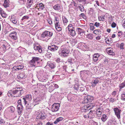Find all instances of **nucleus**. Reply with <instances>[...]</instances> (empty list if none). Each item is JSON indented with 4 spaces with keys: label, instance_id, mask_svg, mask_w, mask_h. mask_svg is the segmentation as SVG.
I'll list each match as a JSON object with an SVG mask.
<instances>
[{
    "label": "nucleus",
    "instance_id": "4",
    "mask_svg": "<svg viewBox=\"0 0 125 125\" xmlns=\"http://www.w3.org/2000/svg\"><path fill=\"white\" fill-rule=\"evenodd\" d=\"M40 60V58H39L33 57L32 59L29 62V63L31 65L32 67H35L37 66L36 63H38Z\"/></svg>",
    "mask_w": 125,
    "mask_h": 125
},
{
    "label": "nucleus",
    "instance_id": "1",
    "mask_svg": "<svg viewBox=\"0 0 125 125\" xmlns=\"http://www.w3.org/2000/svg\"><path fill=\"white\" fill-rule=\"evenodd\" d=\"M52 32L45 31L41 35V40L43 41L47 40L50 38L52 36Z\"/></svg>",
    "mask_w": 125,
    "mask_h": 125
},
{
    "label": "nucleus",
    "instance_id": "48",
    "mask_svg": "<svg viewBox=\"0 0 125 125\" xmlns=\"http://www.w3.org/2000/svg\"><path fill=\"white\" fill-rule=\"evenodd\" d=\"M79 84H76L74 85V88L76 90L78 89Z\"/></svg>",
    "mask_w": 125,
    "mask_h": 125
},
{
    "label": "nucleus",
    "instance_id": "7",
    "mask_svg": "<svg viewBox=\"0 0 125 125\" xmlns=\"http://www.w3.org/2000/svg\"><path fill=\"white\" fill-rule=\"evenodd\" d=\"M120 107L115 108L113 110L115 113V114L117 116L118 119H120V114L121 111V110L120 109Z\"/></svg>",
    "mask_w": 125,
    "mask_h": 125
},
{
    "label": "nucleus",
    "instance_id": "40",
    "mask_svg": "<svg viewBox=\"0 0 125 125\" xmlns=\"http://www.w3.org/2000/svg\"><path fill=\"white\" fill-rule=\"evenodd\" d=\"M87 38L91 40L93 39V38L92 35L90 34H89L87 36Z\"/></svg>",
    "mask_w": 125,
    "mask_h": 125
},
{
    "label": "nucleus",
    "instance_id": "20",
    "mask_svg": "<svg viewBox=\"0 0 125 125\" xmlns=\"http://www.w3.org/2000/svg\"><path fill=\"white\" fill-rule=\"evenodd\" d=\"M99 82V80L97 79H95L93 80L91 83L92 86L93 87H95L96 85Z\"/></svg>",
    "mask_w": 125,
    "mask_h": 125
},
{
    "label": "nucleus",
    "instance_id": "16",
    "mask_svg": "<svg viewBox=\"0 0 125 125\" xmlns=\"http://www.w3.org/2000/svg\"><path fill=\"white\" fill-rule=\"evenodd\" d=\"M18 104H19L17 106V108H18V109H20L21 108V107H19V106H21V109H22V108H23V105H24L23 103V101H22V102H21V100L20 99L19 100L18 102Z\"/></svg>",
    "mask_w": 125,
    "mask_h": 125
},
{
    "label": "nucleus",
    "instance_id": "10",
    "mask_svg": "<svg viewBox=\"0 0 125 125\" xmlns=\"http://www.w3.org/2000/svg\"><path fill=\"white\" fill-rule=\"evenodd\" d=\"M58 48V47L55 45H51L48 47V49L52 52L56 51Z\"/></svg>",
    "mask_w": 125,
    "mask_h": 125
},
{
    "label": "nucleus",
    "instance_id": "5",
    "mask_svg": "<svg viewBox=\"0 0 125 125\" xmlns=\"http://www.w3.org/2000/svg\"><path fill=\"white\" fill-rule=\"evenodd\" d=\"M69 52L68 49L64 47L61 49V51L59 53V55L61 57H65L67 56Z\"/></svg>",
    "mask_w": 125,
    "mask_h": 125
},
{
    "label": "nucleus",
    "instance_id": "43",
    "mask_svg": "<svg viewBox=\"0 0 125 125\" xmlns=\"http://www.w3.org/2000/svg\"><path fill=\"white\" fill-rule=\"evenodd\" d=\"M96 114L97 116L98 117H100L101 116L102 114V112H98L96 111Z\"/></svg>",
    "mask_w": 125,
    "mask_h": 125
},
{
    "label": "nucleus",
    "instance_id": "3",
    "mask_svg": "<svg viewBox=\"0 0 125 125\" xmlns=\"http://www.w3.org/2000/svg\"><path fill=\"white\" fill-rule=\"evenodd\" d=\"M67 28L69 31V33L72 37L74 36L76 34V33L75 31L74 26L71 24L68 25Z\"/></svg>",
    "mask_w": 125,
    "mask_h": 125
},
{
    "label": "nucleus",
    "instance_id": "29",
    "mask_svg": "<svg viewBox=\"0 0 125 125\" xmlns=\"http://www.w3.org/2000/svg\"><path fill=\"white\" fill-rule=\"evenodd\" d=\"M41 100L39 98H37L34 99V103L35 104H38L40 102Z\"/></svg>",
    "mask_w": 125,
    "mask_h": 125
},
{
    "label": "nucleus",
    "instance_id": "42",
    "mask_svg": "<svg viewBox=\"0 0 125 125\" xmlns=\"http://www.w3.org/2000/svg\"><path fill=\"white\" fill-rule=\"evenodd\" d=\"M46 117V116L45 114H42V115H41V120H43Z\"/></svg>",
    "mask_w": 125,
    "mask_h": 125
},
{
    "label": "nucleus",
    "instance_id": "37",
    "mask_svg": "<svg viewBox=\"0 0 125 125\" xmlns=\"http://www.w3.org/2000/svg\"><path fill=\"white\" fill-rule=\"evenodd\" d=\"M121 99L122 100L125 101V92H123L122 94Z\"/></svg>",
    "mask_w": 125,
    "mask_h": 125
},
{
    "label": "nucleus",
    "instance_id": "50",
    "mask_svg": "<svg viewBox=\"0 0 125 125\" xmlns=\"http://www.w3.org/2000/svg\"><path fill=\"white\" fill-rule=\"evenodd\" d=\"M124 44L123 43H121L120 45V49H124V48L123 47H124Z\"/></svg>",
    "mask_w": 125,
    "mask_h": 125
},
{
    "label": "nucleus",
    "instance_id": "49",
    "mask_svg": "<svg viewBox=\"0 0 125 125\" xmlns=\"http://www.w3.org/2000/svg\"><path fill=\"white\" fill-rule=\"evenodd\" d=\"M5 122V121L3 119L0 118V124H4Z\"/></svg>",
    "mask_w": 125,
    "mask_h": 125
},
{
    "label": "nucleus",
    "instance_id": "32",
    "mask_svg": "<svg viewBox=\"0 0 125 125\" xmlns=\"http://www.w3.org/2000/svg\"><path fill=\"white\" fill-rule=\"evenodd\" d=\"M63 23L64 25H66L68 22L67 19L65 17H64L62 19Z\"/></svg>",
    "mask_w": 125,
    "mask_h": 125
},
{
    "label": "nucleus",
    "instance_id": "14",
    "mask_svg": "<svg viewBox=\"0 0 125 125\" xmlns=\"http://www.w3.org/2000/svg\"><path fill=\"white\" fill-rule=\"evenodd\" d=\"M24 66L22 64H21L19 66H14L13 67V69L14 70H21L24 68Z\"/></svg>",
    "mask_w": 125,
    "mask_h": 125
},
{
    "label": "nucleus",
    "instance_id": "63",
    "mask_svg": "<svg viewBox=\"0 0 125 125\" xmlns=\"http://www.w3.org/2000/svg\"><path fill=\"white\" fill-rule=\"evenodd\" d=\"M108 54L112 55H114L115 54V53L113 52H112V53H109Z\"/></svg>",
    "mask_w": 125,
    "mask_h": 125
},
{
    "label": "nucleus",
    "instance_id": "60",
    "mask_svg": "<svg viewBox=\"0 0 125 125\" xmlns=\"http://www.w3.org/2000/svg\"><path fill=\"white\" fill-rule=\"evenodd\" d=\"M51 89H52V91H53L54 90V89L53 88V87L52 85L51 86L49 87V90H50Z\"/></svg>",
    "mask_w": 125,
    "mask_h": 125
},
{
    "label": "nucleus",
    "instance_id": "56",
    "mask_svg": "<svg viewBox=\"0 0 125 125\" xmlns=\"http://www.w3.org/2000/svg\"><path fill=\"white\" fill-rule=\"evenodd\" d=\"M55 28L57 27H60V26L59 23L56 24H55Z\"/></svg>",
    "mask_w": 125,
    "mask_h": 125
},
{
    "label": "nucleus",
    "instance_id": "18",
    "mask_svg": "<svg viewBox=\"0 0 125 125\" xmlns=\"http://www.w3.org/2000/svg\"><path fill=\"white\" fill-rule=\"evenodd\" d=\"M10 21L16 24L17 23V19L13 15L11 16Z\"/></svg>",
    "mask_w": 125,
    "mask_h": 125
},
{
    "label": "nucleus",
    "instance_id": "30",
    "mask_svg": "<svg viewBox=\"0 0 125 125\" xmlns=\"http://www.w3.org/2000/svg\"><path fill=\"white\" fill-rule=\"evenodd\" d=\"M8 109L9 111L11 113H13L15 110L13 106H11L8 108Z\"/></svg>",
    "mask_w": 125,
    "mask_h": 125
},
{
    "label": "nucleus",
    "instance_id": "54",
    "mask_svg": "<svg viewBox=\"0 0 125 125\" xmlns=\"http://www.w3.org/2000/svg\"><path fill=\"white\" fill-rule=\"evenodd\" d=\"M47 22L50 24L51 25L52 24V22L50 19H48L47 20Z\"/></svg>",
    "mask_w": 125,
    "mask_h": 125
},
{
    "label": "nucleus",
    "instance_id": "25",
    "mask_svg": "<svg viewBox=\"0 0 125 125\" xmlns=\"http://www.w3.org/2000/svg\"><path fill=\"white\" fill-rule=\"evenodd\" d=\"M9 1L8 0H5L3 4L5 8H6L9 6Z\"/></svg>",
    "mask_w": 125,
    "mask_h": 125
},
{
    "label": "nucleus",
    "instance_id": "41",
    "mask_svg": "<svg viewBox=\"0 0 125 125\" xmlns=\"http://www.w3.org/2000/svg\"><path fill=\"white\" fill-rule=\"evenodd\" d=\"M46 56L48 58H50L52 56V54L48 52L46 54Z\"/></svg>",
    "mask_w": 125,
    "mask_h": 125
},
{
    "label": "nucleus",
    "instance_id": "15",
    "mask_svg": "<svg viewBox=\"0 0 125 125\" xmlns=\"http://www.w3.org/2000/svg\"><path fill=\"white\" fill-rule=\"evenodd\" d=\"M100 55L98 53H95L93 55V61L94 62L97 61L98 60V58Z\"/></svg>",
    "mask_w": 125,
    "mask_h": 125
},
{
    "label": "nucleus",
    "instance_id": "58",
    "mask_svg": "<svg viewBox=\"0 0 125 125\" xmlns=\"http://www.w3.org/2000/svg\"><path fill=\"white\" fill-rule=\"evenodd\" d=\"M94 24L93 23H91L90 24V27H94Z\"/></svg>",
    "mask_w": 125,
    "mask_h": 125
},
{
    "label": "nucleus",
    "instance_id": "52",
    "mask_svg": "<svg viewBox=\"0 0 125 125\" xmlns=\"http://www.w3.org/2000/svg\"><path fill=\"white\" fill-rule=\"evenodd\" d=\"M116 26V24L114 22H113L111 25V26L112 28H115Z\"/></svg>",
    "mask_w": 125,
    "mask_h": 125
},
{
    "label": "nucleus",
    "instance_id": "44",
    "mask_svg": "<svg viewBox=\"0 0 125 125\" xmlns=\"http://www.w3.org/2000/svg\"><path fill=\"white\" fill-rule=\"evenodd\" d=\"M56 30L58 31H61L62 30V27L60 26L55 28Z\"/></svg>",
    "mask_w": 125,
    "mask_h": 125
},
{
    "label": "nucleus",
    "instance_id": "36",
    "mask_svg": "<svg viewBox=\"0 0 125 125\" xmlns=\"http://www.w3.org/2000/svg\"><path fill=\"white\" fill-rule=\"evenodd\" d=\"M106 117L107 116L106 115H104L102 116L101 118V119L103 121L105 122L107 119Z\"/></svg>",
    "mask_w": 125,
    "mask_h": 125
},
{
    "label": "nucleus",
    "instance_id": "27",
    "mask_svg": "<svg viewBox=\"0 0 125 125\" xmlns=\"http://www.w3.org/2000/svg\"><path fill=\"white\" fill-rule=\"evenodd\" d=\"M94 106L92 105V104H88L87 106H86V108L87 109H85V110H88L91 109Z\"/></svg>",
    "mask_w": 125,
    "mask_h": 125
},
{
    "label": "nucleus",
    "instance_id": "19",
    "mask_svg": "<svg viewBox=\"0 0 125 125\" xmlns=\"http://www.w3.org/2000/svg\"><path fill=\"white\" fill-rule=\"evenodd\" d=\"M0 13L2 17L6 18L7 16V14L1 8H0Z\"/></svg>",
    "mask_w": 125,
    "mask_h": 125
},
{
    "label": "nucleus",
    "instance_id": "46",
    "mask_svg": "<svg viewBox=\"0 0 125 125\" xmlns=\"http://www.w3.org/2000/svg\"><path fill=\"white\" fill-rule=\"evenodd\" d=\"M29 18V17L27 16H24L21 19L22 21H23L24 20H27Z\"/></svg>",
    "mask_w": 125,
    "mask_h": 125
},
{
    "label": "nucleus",
    "instance_id": "57",
    "mask_svg": "<svg viewBox=\"0 0 125 125\" xmlns=\"http://www.w3.org/2000/svg\"><path fill=\"white\" fill-rule=\"evenodd\" d=\"M116 91H114L112 93V95L114 96H115L116 95Z\"/></svg>",
    "mask_w": 125,
    "mask_h": 125
},
{
    "label": "nucleus",
    "instance_id": "45",
    "mask_svg": "<svg viewBox=\"0 0 125 125\" xmlns=\"http://www.w3.org/2000/svg\"><path fill=\"white\" fill-rule=\"evenodd\" d=\"M96 111L102 112H103L104 110L102 107H101L99 108H98V109L96 110Z\"/></svg>",
    "mask_w": 125,
    "mask_h": 125
},
{
    "label": "nucleus",
    "instance_id": "2",
    "mask_svg": "<svg viewBox=\"0 0 125 125\" xmlns=\"http://www.w3.org/2000/svg\"><path fill=\"white\" fill-rule=\"evenodd\" d=\"M24 91L22 89L20 88H17L14 90L13 95L14 97L20 96L24 93Z\"/></svg>",
    "mask_w": 125,
    "mask_h": 125
},
{
    "label": "nucleus",
    "instance_id": "61",
    "mask_svg": "<svg viewBox=\"0 0 125 125\" xmlns=\"http://www.w3.org/2000/svg\"><path fill=\"white\" fill-rule=\"evenodd\" d=\"M96 39L97 40H99L100 39V36L98 35L97 37H96Z\"/></svg>",
    "mask_w": 125,
    "mask_h": 125
},
{
    "label": "nucleus",
    "instance_id": "31",
    "mask_svg": "<svg viewBox=\"0 0 125 125\" xmlns=\"http://www.w3.org/2000/svg\"><path fill=\"white\" fill-rule=\"evenodd\" d=\"M37 114V116L36 117V119H41V115H42V112L41 111H39L38 112H36Z\"/></svg>",
    "mask_w": 125,
    "mask_h": 125
},
{
    "label": "nucleus",
    "instance_id": "34",
    "mask_svg": "<svg viewBox=\"0 0 125 125\" xmlns=\"http://www.w3.org/2000/svg\"><path fill=\"white\" fill-rule=\"evenodd\" d=\"M78 7L81 12H83L84 11V8L82 5L80 4V6H78Z\"/></svg>",
    "mask_w": 125,
    "mask_h": 125
},
{
    "label": "nucleus",
    "instance_id": "11",
    "mask_svg": "<svg viewBox=\"0 0 125 125\" xmlns=\"http://www.w3.org/2000/svg\"><path fill=\"white\" fill-rule=\"evenodd\" d=\"M93 97L90 95H88L84 98V103H87L88 102H91L93 100Z\"/></svg>",
    "mask_w": 125,
    "mask_h": 125
},
{
    "label": "nucleus",
    "instance_id": "64",
    "mask_svg": "<svg viewBox=\"0 0 125 125\" xmlns=\"http://www.w3.org/2000/svg\"><path fill=\"white\" fill-rule=\"evenodd\" d=\"M46 125H53V124L50 122H48L46 123Z\"/></svg>",
    "mask_w": 125,
    "mask_h": 125
},
{
    "label": "nucleus",
    "instance_id": "51",
    "mask_svg": "<svg viewBox=\"0 0 125 125\" xmlns=\"http://www.w3.org/2000/svg\"><path fill=\"white\" fill-rule=\"evenodd\" d=\"M100 23L98 22H96L95 23V24H94V25L96 26L97 27H98L100 25Z\"/></svg>",
    "mask_w": 125,
    "mask_h": 125
},
{
    "label": "nucleus",
    "instance_id": "28",
    "mask_svg": "<svg viewBox=\"0 0 125 125\" xmlns=\"http://www.w3.org/2000/svg\"><path fill=\"white\" fill-rule=\"evenodd\" d=\"M63 119V118L62 117H60L57 118L56 120L54 121V124H56L58 123L59 122L62 121Z\"/></svg>",
    "mask_w": 125,
    "mask_h": 125
},
{
    "label": "nucleus",
    "instance_id": "13",
    "mask_svg": "<svg viewBox=\"0 0 125 125\" xmlns=\"http://www.w3.org/2000/svg\"><path fill=\"white\" fill-rule=\"evenodd\" d=\"M27 77L24 72H22L20 73L17 76L18 79H21L23 78H25Z\"/></svg>",
    "mask_w": 125,
    "mask_h": 125
},
{
    "label": "nucleus",
    "instance_id": "17",
    "mask_svg": "<svg viewBox=\"0 0 125 125\" xmlns=\"http://www.w3.org/2000/svg\"><path fill=\"white\" fill-rule=\"evenodd\" d=\"M53 8L55 10L60 11L61 9V5L59 4H57L53 7Z\"/></svg>",
    "mask_w": 125,
    "mask_h": 125
},
{
    "label": "nucleus",
    "instance_id": "23",
    "mask_svg": "<svg viewBox=\"0 0 125 125\" xmlns=\"http://www.w3.org/2000/svg\"><path fill=\"white\" fill-rule=\"evenodd\" d=\"M76 30L77 31L78 34L80 35L81 33H83L84 32V30L79 28H77Z\"/></svg>",
    "mask_w": 125,
    "mask_h": 125
},
{
    "label": "nucleus",
    "instance_id": "53",
    "mask_svg": "<svg viewBox=\"0 0 125 125\" xmlns=\"http://www.w3.org/2000/svg\"><path fill=\"white\" fill-rule=\"evenodd\" d=\"M123 32L121 31H119L118 33V35L119 37H120L121 36V35L122 34Z\"/></svg>",
    "mask_w": 125,
    "mask_h": 125
},
{
    "label": "nucleus",
    "instance_id": "39",
    "mask_svg": "<svg viewBox=\"0 0 125 125\" xmlns=\"http://www.w3.org/2000/svg\"><path fill=\"white\" fill-rule=\"evenodd\" d=\"M98 19L99 21H104L105 19V18L104 16H99L98 17Z\"/></svg>",
    "mask_w": 125,
    "mask_h": 125
},
{
    "label": "nucleus",
    "instance_id": "12",
    "mask_svg": "<svg viewBox=\"0 0 125 125\" xmlns=\"http://www.w3.org/2000/svg\"><path fill=\"white\" fill-rule=\"evenodd\" d=\"M33 46L34 49L36 51L38 50L39 52L40 53L42 52V48L38 44H34Z\"/></svg>",
    "mask_w": 125,
    "mask_h": 125
},
{
    "label": "nucleus",
    "instance_id": "9",
    "mask_svg": "<svg viewBox=\"0 0 125 125\" xmlns=\"http://www.w3.org/2000/svg\"><path fill=\"white\" fill-rule=\"evenodd\" d=\"M11 39L14 40H16L17 39V33L16 32L13 31L10 33L9 35Z\"/></svg>",
    "mask_w": 125,
    "mask_h": 125
},
{
    "label": "nucleus",
    "instance_id": "6",
    "mask_svg": "<svg viewBox=\"0 0 125 125\" xmlns=\"http://www.w3.org/2000/svg\"><path fill=\"white\" fill-rule=\"evenodd\" d=\"M31 96L30 94L27 95L25 97L23 98L22 101L24 102L23 104L24 105H25L28 102L31 101Z\"/></svg>",
    "mask_w": 125,
    "mask_h": 125
},
{
    "label": "nucleus",
    "instance_id": "21",
    "mask_svg": "<svg viewBox=\"0 0 125 125\" xmlns=\"http://www.w3.org/2000/svg\"><path fill=\"white\" fill-rule=\"evenodd\" d=\"M47 66H49L52 69L53 68L55 67V65L54 63H51L50 62H48Z\"/></svg>",
    "mask_w": 125,
    "mask_h": 125
},
{
    "label": "nucleus",
    "instance_id": "38",
    "mask_svg": "<svg viewBox=\"0 0 125 125\" xmlns=\"http://www.w3.org/2000/svg\"><path fill=\"white\" fill-rule=\"evenodd\" d=\"M59 19L58 18L55 17V19L54 20V22L55 24H56L57 23H59Z\"/></svg>",
    "mask_w": 125,
    "mask_h": 125
},
{
    "label": "nucleus",
    "instance_id": "26",
    "mask_svg": "<svg viewBox=\"0 0 125 125\" xmlns=\"http://www.w3.org/2000/svg\"><path fill=\"white\" fill-rule=\"evenodd\" d=\"M13 92L14 90H9L7 93L8 96L9 97L12 96V97H14V96L13 95Z\"/></svg>",
    "mask_w": 125,
    "mask_h": 125
},
{
    "label": "nucleus",
    "instance_id": "35",
    "mask_svg": "<svg viewBox=\"0 0 125 125\" xmlns=\"http://www.w3.org/2000/svg\"><path fill=\"white\" fill-rule=\"evenodd\" d=\"M125 87V80L121 83L119 85V87L120 89Z\"/></svg>",
    "mask_w": 125,
    "mask_h": 125
},
{
    "label": "nucleus",
    "instance_id": "8",
    "mask_svg": "<svg viewBox=\"0 0 125 125\" xmlns=\"http://www.w3.org/2000/svg\"><path fill=\"white\" fill-rule=\"evenodd\" d=\"M60 107L59 103H55L52 105L51 110L52 112H56L57 111Z\"/></svg>",
    "mask_w": 125,
    "mask_h": 125
},
{
    "label": "nucleus",
    "instance_id": "24",
    "mask_svg": "<svg viewBox=\"0 0 125 125\" xmlns=\"http://www.w3.org/2000/svg\"><path fill=\"white\" fill-rule=\"evenodd\" d=\"M93 111L90 110L88 114H87L88 118H90L93 117L94 116V114L93 113Z\"/></svg>",
    "mask_w": 125,
    "mask_h": 125
},
{
    "label": "nucleus",
    "instance_id": "55",
    "mask_svg": "<svg viewBox=\"0 0 125 125\" xmlns=\"http://www.w3.org/2000/svg\"><path fill=\"white\" fill-rule=\"evenodd\" d=\"M18 43V41H15L14 42H13L12 43V45H13L14 46H15L17 45Z\"/></svg>",
    "mask_w": 125,
    "mask_h": 125
},
{
    "label": "nucleus",
    "instance_id": "47",
    "mask_svg": "<svg viewBox=\"0 0 125 125\" xmlns=\"http://www.w3.org/2000/svg\"><path fill=\"white\" fill-rule=\"evenodd\" d=\"M34 0H28V3L32 5Z\"/></svg>",
    "mask_w": 125,
    "mask_h": 125
},
{
    "label": "nucleus",
    "instance_id": "22",
    "mask_svg": "<svg viewBox=\"0 0 125 125\" xmlns=\"http://www.w3.org/2000/svg\"><path fill=\"white\" fill-rule=\"evenodd\" d=\"M37 7H38V9H40L41 10H43L44 8V6L42 3H40L37 4Z\"/></svg>",
    "mask_w": 125,
    "mask_h": 125
},
{
    "label": "nucleus",
    "instance_id": "59",
    "mask_svg": "<svg viewBox=\"0 0 125 125\" xmlns=\"http://www.w3.org/2000/svg\"><path fill=\"white\" fill-rule=\"evenodd\" d=\"M67 61L68 62L70 63H72V60L71 59H68Z\"/></svg>",
    "mask_w": 125,
    "mask_h": 125
},
{
    "label": "nucleus",
    "instance_id": "33",
    "mask_svg": "<svg viewBox=\"0 0 125 125\" xmlns=\"http://www.w3.org/2000/svg\"><path fill=\"white\" fill-rule=\"evenodd\" d=\"M101 31L99 29H96L94 31V33L96 34H101Z\"/></svg>",
    "mask_w": 125,
    "mask_h": 125
},
{
    "label": "nucleus",
    "instance_id": "62",
    "mask_svg": "<svg viewBox=\"0 0 125 125\" xmlns=\"http://www.w3.org/2000/svg\"><path fill=\"white\" fill-rule=\"evenodd\" d=\"M60 59L59 58H58L56 60V61L57 63H59L60 61Z\"/></svg>",
    "mask_w": 125,
    "mask_h": 125
}]
</instances>
